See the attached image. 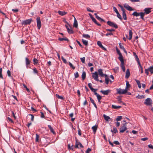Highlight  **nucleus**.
<instances>
[{
    "label": "nucleus",
    "mask_w": 153,
    "mask_h": 153,
    "mask_svg": "<svg viewBox=\"0 0 153 153\" xmlns=\"http://www.w3.org/2000/svg\"><path fill=\"white\" fill-rule=\"evenodd\" d=\"M130 75V73L129 70L128 69H127L126 71L125 77L126 78H128L129 77Z\"/></svg>",
    "instance_id": "obj_17"
},
{
    "label": "nucleus",
    "mask_w": 153,
    "mask_h": 153,
    "mask_svg": "<svg viewBox=\"0 0 153 153\" xmlns=\"http://www.w3.org/2000/svg\"><path fill=\"white\" fill-rule=\"evenodd\" d=\"M33 71L34 73L38 74V71L36 68H34L33 69Z\"/></svg>",
    "instance_id": "obj_50"
},
{
    "label": "nucleus",
    "mask_w": 153,
    "mask_h": 153,
    "mask_svg": "<svg viewBox=\"0 0 153 153\" xmlns=\"http://www.w3.org/2000/svg\"><path fill=\"white\" fill-rule=\"evenodd\" d=\"M119 56L118 57V59L120 61H121L124 60L123 58V56L122 54L119 55Z\"/></svg>",
    "instance_id": "obj_36"
},
{
    "label": "nucleus",
    "mask_w": 153,
    "mask_h": 153,
    "mask_svg": "<svg viewBox=\"0 0 153 153\" xmlns=\"http://www.w3.org/2000/svg\"><path fill=\"white\" fill-rule=\"evenodd\" d=\"M123 6L124 7H125L126 9L130 11H131L132 10H134V9L132 8L131 7H130L128 4H127L125 3L123 4Z\"/></svg>",
    "instance_id": "obj_9"
},
{
    "label": "nucleus",
    "mask_w": 153,
    "mask_h": 153,
    "mask_svg": "<svg viewBox=\"0 0 153 153\" xmlns=\"http://www.w3.org/2000/svg\"><path fill=\"white\" fill-rule=\"evenodd\" d=\"M123 10L122 11L123 13V19L125 20H126L127 19V17L126 16V12L125 11V10Z\"/></svg>",
    "instance_id": "obj_16"
},
{
    "label": "nucleus",
    "mask_w": 153,
    "mask_h": 153,
    "mask_svg": "<svg viewBox=\"0 0 153 153\" xmlns=\"http://www.w3.org/2000/svg\"><path fill=\"white\" fill-rule=\"evenodd\" d=\"M32 21L31 19H26L24 21H22L21 22V24L22 25H27L30 24Z\"/></svg>",
    "instance_id": "obj_4"
},
{
    "label": "nucleus",
    "mask_w": 153,
    "mask_h": 153,
    "mask_svg": "<svg viewBox=\"0 0 153 153\" xmlns=\"http://www.w3.org/2000/svg\"><path fill=\"white\" fill-rule=\"evenodd\" d=\"M119 46H120V48L122 49V50H123L124 48V46L123 45H121V43H120L119 44Z\"/></svg>",
    "instance_id": "obj_62"
},
{
    "label": "nucleus",
    "mask_w": 153,
    "mask_h": 153,
    "mask_svg": "<svg viewBox=\"0 0 153 153\" xmlns=\"http://www.w3.org/2000/svg\"><path fill=\"white\" fill-rule=\"evenodd\" d=\"M56 97L57 98H58V99H60L62 100H63L64 99V98H63V97H62V96H59L58 94H56Z\"/></svg>",
    "instance_id": "obj_39"
},
{
    "label": "nucleus",
    "mask_w": 153,
    "mask_h": 153,
    "mask_svg": "<svg viewBox=\"0 0 153 153\" xmlns=\"http://www.w3.org/2000/svg\"><path fill=\"white\" fill-rule=\"evenodd\" d=\"M73 26L77 28L78 27L77 22L76 18H74V22L73 25Z\"/></svg>",
    "instance_id": "obj_23"
},
{
    "label": "nucleus",
    "mask_w": 153,
    "mask_h": 153,
    "mask_svg": "<svg viewBox=\"0 0 153 153\" xmlns=\"http://www.w3.org/2000/svg\"><path fill=\"white\" fill-rule=\"evenodd\" d=\"M118 132L116 128L115 127H114L113 128V133L114 134H116Z\"/></svg>",
    "instance_id": "obj_47"
},
{
    "label": "nucleus",
    "mask_w": 153,
    "mask_h": 153,
    "mask_svg": "<svg viewBox=\"0 0 153 153\" xmlns=\"http://www.w3.org/2000/svg\"><path fill=\"white\" fill-rule=\"evenodd\" d=\"M110 81V79L108 77L105 78V83L106 85H108L109 83V82Z\"/></svg>",
    "instance_id": "obj_33"
},
{
    "label": "nucleus",
    "mask_w": 153,
    "mask_h": 153,
    "mask_svg": "<svg viewBox=\"0 0 153 153\" xmlns=\"http://www.w3.org/2000/svg\"><path fill=\"white\" fill-rule=\"evenodd\" d=\"M126 123L123 124L120 128V131L121 133H123L127 129L126 127Z\"/></svg>",
    "instance_id": "obj_5"
},
{
    "label": "nucleus",
    "mask_w": 153,
    "mask_h": 153,
    "mask_svg": "<svg viewBox=\"0 0 153 153\" xmlns=\"http://www.w3.org/2000/svg\"><path fill=\"white\" fill-rule=\"evenodd\" d=\"M116 90L117 94H125L128 91V90H123L121 88H117Z\"/></svg>",
    "instance_id": "obj_2"
},
{
    "label": "nucleus",
    "mask_w": 153,
    "mask_h": 153,
    "mask_svg": "<svg viewBox=\"0 0 153 153\" xmlns=\"http://www.w3.org/2000/svg\"><path fill=\"white\" fill-rule=\"evenodd\" d=\"M91 19L92 20V21L95 23V24L97 25L98 26H100L101 25L100 24L97 23V21L94 17L93 18H92Z\"/></svg>",
    "instance_id": "obj_29"
},
{
    "label": "nucleus",
    "mask_w": 153,
    "mask_h": 153,
    "mask_svg": "<svg viewBox=\"0 0 153 153\" xmlns=\"http://www.w3.org/2000/svg\"><path fill=\"white\" fill-rule=\"evenodd\" d=\"M117 16L118 18H119L120 20H122L123 18L121 17V15L119 14V13H117Z\"/></svg>",
    "instance_id": "obj_41"
},
{
    "label": "nucleus",
    "mask_w": 153,
    "mask_h": 153,
    "mask_svg": "<svg viewBox=\"0 0 153 153\" xmlns=\"http://www.w3.org/2000/svg\"><path fill=\"white\" fill-rule=\"evenodd\" d=\"M133 53V55L134 56L137 62L138 63H140V62L139 59L137 56V55L136 53H135V52H134Z\"/></svg>",
    "instance_id": "obj_19"
},
{
    "label": "nucleus",
    "mask_w": 153,
    "mask_h": 153,
    "mask_svg": "<svg viewBox=\"0 0 153 153\" xmlns=\"http://www.w3.org/2000/svg\"><path fill=\"white\" fill-rule=\"evenodd\" d=\"M137 98L139 99H142V98H144V96L143 95H137L136 97Z\"/></svg>",
    "instance_id": "obj_44"
},
{
    "label": "nucleus",
    "mask_w": 153,
    "mask_h": 153,
    "mask_svg": "<svg viewBox=\"0 0 153 153\" xmlns=\"http://www.w3.org/2000/svg\"><path fill=\"white\" fill-rule=\"evenodd\" d=\"M87 10L88 12H93L94 11V10H91V9L89 7H88L87 8Z\"/></svg>",
    "instance_id": "obj_55"
},
{
    "label": "nucleus",
    "mask_w": 153,
    "mask_h": 153,
    "mask_svg": "<svg viewBox=\"0 0 153 153\" xmlns=\"http://www.w3.org/2000/svg\"><path fill=\"white\" fill-rule=\"evenodd\" d=\"M92 76L93 78L96 81H98L99 80L98 79V74L97 72H95L94 73H92Z\"/></svg>",
    "instance_id": "obj_6"
},
{
    "label": "nucleus",
    "mask_w": 153,
    "mask_h": 153,
    "mask_svg": "<svg viewBox=\"0 0 153 153\" xmlns=\"http://www.w3.org/2000/svg\"><path fill=\"white\" fill-rule=\"evenodd\" d=\"M86 77V73L85 71H84L82 72V78L83 80H84Z\"/></svg>",
    "instance_id": "obj_26"
},
{
    "label": "nucleus",
    "mask_w": 153,
    "mask_h": 153,
    "mask_svg": "<svg viewBox=\"0 0 153 153\" xmlns=\"http://www.w3.org/2000/svg\"><path fill=\"white\" fill-rule=\"evenodd\" d=\"M97 44L102 50L104 51H106V49L102 46L101 42L100 41H98L97 42Z\"/></svg>",
    "instance_id": "obj_13"
},
{
    "label": "nucleus",
    "mask_w": 153,
    "mask_h": 153,
    "mask_svg": "<svg viewBox=\"0 0 153 153\" xmlns=\"http://www.w3.org/2000/svg\"><path fill=\"white\" fill-rule=\"evenodd\" d=\"M135 81L137 84L138 88H141V86L140 81L137 79L135 80Z\"/></svg>",
    "instance_id": "obj_28"
},
{
    "label": "nucleus",
    "mask_w": 153,
    "mask_h": 153,
    "mask_svg": "<svg viewBox=\"0 0 153 153\" xmlns=\"http://www.w3.org/2000/svg\"><path fill=\"white\" fill-rule=\"evenodd\" d=\"M107 23L108 25L111 27H114L115 28H118V26L116 24H115L110 21H108L107 22Z\"/></svg>",
    "instance_id": "obj_3"
},
{
    "label": "nucleus",
    "mask_w": 153,
    "mask_h": 153,
    "mask_svg": "<svg viewBox=\"0 0 153 153\" xmlns=\"http://www.w3.org/2000/svg\"><path fill=\"white\" fill-rule=\"evenodd\" d=\"M28 115L30 116H31V120L32 121H33L34 120V116L32 114H29Z\"/></svg>",
    "instance_id": "obj_49"
},
{
    "label": "nucleus",
    "mask_w": 153,
    "mask_h": 153,
    "mask_svg": "<svg viewBox=\"0 0 153 153\" xmlns=\"http://www.w3.org/2000/svg\"><path fill=\"white\" fill-rule=\"evenodd\" d=\"M132 32L131 30H129V38H128V39L129 40H131L132 38Z\"/></svg>",
    "instance_id": "obj_24"
},
{
    "label": "nucleus",
    "mask_w": 153,
    "mask_h": 153,
    "mask_svg": "<svg viewBox=\"0 0 153 153\" xmlns=\"http://www.w3.org/2000/svg\"><path fill=\"white\" fill-rule=\"evenodd\" d=\"M94 94L96 96L98 102H100V100L102 99V97L97 92H95L94 93Z\"/></svg>",
    "instance_id": "obj_14"
},
{
    "label": "nucleus",
    "mask_w": 153,
    "mask_h": 153,
    "mask_svg": "<svg viewBox=\"0 0 153 153\" xmlns=\"http://www.w3.org/2000/svg\"><path fill=\"white\" fill-rule=\"evenodd\" d=\"M89 98L90 101L93 104H94L95 103L94 100H93V99L92 98H91V97H90Z\"/></svg>",
    "instance_id": "obj_57"
},
{
    "label": "nucleus",
    "mask_w": 153,
    "mask_h": 153,
    "mask_svg": "<svg viewBox=\"0 0 153 153\" xmlns=\"http://www.w3.org/2000/svg\"><path fill=\"white\" fill-rule=\"evenodd\" d=\"M100 92L104 95H107L111 92V91L109 89L106 90H102Z\"/></svg>",
    "instance_id": "obj_10"
},
{
    "label": "nucleus",
    "mask_w": 153,
    "mask_h": 153,
    "mask_svg": "<svg viewBox=\"0 0 153 153\" xmlns=\"http://www.w3.org/2000/svg\"><path fill=\"white\" fill-rule=\"evenodd\" d=\"M116 51L117 52V54L119 55H120V54H122L121 53H120V50L118 49L117 47H116Z\"/></svg>",
    "instance_id": "obj_45"
},
{
    "label": "nucleus",
    "mask_w": 153,
    "mask_h": 153,
    "mask_svg": "<svg viewBox=\"0 0 153 153\" xmlns=\"http://www.w3.org/2000/svg\"><path fill=\"white\" fill-rule=\"evenodd\" d=\"M132 15L136 16H140V18L143 20H144V13L143 12H140V13H138L137 12H134L132 14Z\"/></svg>",
    "instance_id": "obj_1"
},
{
    "label": "nucleus",
    "mask_w": 153,
    "mask_h": 153,
    "mask_svg": "<svg viewBox=\"0 0 153 153\" xmlns=\"http://www.w3.org/2000/svg\"><path fill=\"white\" fill-rule=\"evenodd\" d=\"M97 126H94L92 127V128L93 130V131L94 133V134L95 133V132L97 129Z\"/></svg>",
    "instance_id": "obj_25"
},
{
    "label": "nucleus",
    "mask_w": 153,
    "mask_h": 153,
    "mask_svg": "<svg viewBox=\"0 0 153 153\" xmlns=\"http://www.w3.org/2000/svg\"><path fill=\"white\" fill-rule=\"evenodd\" d=\"M7 119L11 123H13V121L10 117H7Z\"/></svg>",
    "instance_id": "obj_63"
},
{
    "label": "nucleus",
    "mask_w": 153,
    "mask_h": 153,
    "mask_svg": "<svg viewBox=\"0 0 153 153\" xmlns=\"http://www.w3.org/2000/svg\"><path fill=\"white\" fill-rule=\"evenodd\" d=\"M112 108L113 109H118V108H121V106H116L114 105H111Z\"/></svg>",
    "instance_id": "obj_21"
},
{
    "label": "nucleus",
    "mask_w": 153,
    "mask_h": 153,
    "mask_svg": "<svg viewBox=\"0 0 153 153\" xmlns=\"http://www.w3.org/2000/svg\"><path fill=\"white\" fill-rule=\"evenodd\" d=\"M78 143H80V142L77 139H76V144L75 146V148H79L78 146L79 145V144Z\"/></svg>",
    "instance_id": "obj_27"
},
{
    "label": "nucleus",
    "mask_w": 153,
    "mask_h": 153,
    "mask_svg": "<svg viewBox=\"0 0 153 153\" xmlns=\"http://www.w3.org/2000/svg\"><path fill=\"white\" fill-rule=\"evenodd\" d=\"M30 62H31V61L29 60V59L28 57H25V62L26 66L27 68H28V67L29 65H30Z\"/></svg>",
    "instance_id": "obj_12"
},
{
    "label": "nucleus",
    "mask_w": 153,
    "mask_h": 153,
    "mask_svg": "<svg viewBox=\"0 0 153 153\" xmlns=\"http://www.w3.org/2000/svg\"><path fill=\"white\" fill-rule=\"evenodd\" d=\"M2 68H0V78L3 79V77L2 74Z\"/></svg>",
    "instance_id": "obj_42"
},
{
    "label": "nucleus",
    "mask_w": 153,
    "mask_h": 153,
    "mask_svg": "<svg viewBox=\"0 0 153 153\" xmlns=\"http://www.w3.org/2000/svg\"><path fill=\"white\" fill-rule=\"evenodd\" d=\"M98 72L99 75L101 77H102L103 73L102 72V69H99L98 70Z\"/></svg>",
    "instance_id": "obj_18"
},
{
    "label": "nucleus",
    "mask_w": 153,
    "mask_h": 153,
    "mask_svg": "<svg viewBox=\"0 0 153 153\" xmlns=\"http://www.w3.org/2000/svg\"><path fill=\"white\" fill-rule=\"evenodd\" d=\"M62 59L63 61V62L65 63H67V61L65 59L63 56H62Z\"/></svg>",
    "instance_id": "obj_48"
},
{
    "label": "nucleus",
    "mask_w": 153,
    "mask_h": 153,
    "mask_svg": "<svg viewBox=\"0 0 153 153\" xmlns=\"http://www.w3.org/2000/svg\"><path fill=\"white\" fill-rule=\"evenodd\" d=\"M148 69L151 74L153 73V66L150 67Z\"/></svg>",
    "instance_id": "obj_34"
},
{
    "label": "nucleus",
    "mask_w": 153,
    "mask_h": 153,
    "mask_svg": "<svg viewBox=\"0 0 153 153\" xmlns=\"http://www.w3.org/2000/svg\"><path fill=\"white\" fill-rule=\"evenodd\" d=\"M91 151V149L90 148H88L86 151V153H89V152Z\"/></svg>",
    "instance_id": "obj_56"
},
{
    "label": "nucleus",
    "mask_w": 153,
    "mask_h": 153,
    "mask_svg": "<svg viewBox=\"0 0 153 153\" xmlns=\"http://www.w3.org/2000/svg\"><path fill=\"white\" fill-rule=\"evenodd\" d=\"M149 70L148 69H146L145 70V73L148 75L149 74Z\"/></svg>",
    "instance_id": "obj_59"
},
{
    "label": "nucleus",
    "mask_w": 153,
    "mask_h": 153,
    "mask_svg": "<svg viewBox=\"0 0 153 153\" xmlns=\"http://www.w3.org/2000/svg\"><path fill=\"white\" fill-rule=\"evenodd\" d=\"M69 64L70 67L72 68V69H75V67L72 65L71 63L70 62H69Z\"/></svg>",
    "instance_id": "obj_46"
},
{
    "label": "nucleus",
    "mask_w": 153,
    "mask_h": 153,
    "mask_svg": "<svg viewBox=\"0 0 153 153\" xmlns=\"http://www.w3.org/2000/svg\"><path fill=\"white\" fill-rule=\"evenodd\" d=\"M58 40L60 41H62L63 40H65V41H69L68 39L66 37H65V38H59L58 39Z\"/></svg>",
    "instance_id": "obj_30"
},
{
    "label": "nucleus",
    "mask_w": 153,
    "mask_h": 153,
    "mask_svg": "<svg viewBox=\"0 0 153 153\" xmlns=\"http://www.w3.org/2000/svg\"><path fill=\"white\" fill-rule=\"evenodd\" d=\"M152 100L149 98H147L145 100L144 104L146 105H150L151 104Z\"/></svg>",
    "instance_id": "obj_8"
},
{
    "label": "nucleus",
    "mask_w": 153,
    "mask_h": 153,
    "mask_svg": "<svg viewBox=\"0 0 153 153\" xmlns=\"http://www.w3.org/2000/svg\"><path fill=\"white\" fill-rule=\"evenodd\" d=\"M130 86H131L129 84L128 82V81H127L126 83V89H125V90H128V88H129L130 87Z\"/></svg>",
    "instance_id": "obj_31"
},
{
    "label": "nucleus",
    "mask_w": 153,
    "mask_h": 153,
    "mask_svg": "<svg viewBox=\"0 0 153 153\" xmlns=\"http://www.w3.org/2000/svg\"><path fill=\"white\" fill-rule=\"evenodd\" d=\"M151 8H146L144 9V12H143L144 13V15L145 14H148L149 13L151 12Z\"/></svg>",
    "instance_id": "obj_11"
},
{
    "label": "nucleus",
    "mask_w": 153,
    "mask_h": 153,
    "mask_svg": "<svg viewBox=\"0 0 153 153\" xmlns=\"http://www.w3.org/2000/svg\"><path fill=\"white\" fill-rule=\"evenodd\" d=\"M113 10L116 13L119 12L115 7H113Z\"/></svg>",
    "instance_id": "obj_58"
},
{
    "label": "nucleus",
    "mask_w": 153,
    "mask_h": 153,
    "mask_svg": "<svg viewBox=\"0 0 153 153\" xmlns=\"http://www.w3.org/2000/svg\"><path fill=\"white\" fill-rule=\"evenodd\" d=\"M67 31L69 34H72L74 33V31L71 29L68 28Z\"/></svg>",
    "instance_id": "obj_37"
},
{
    "label": "nucleus",
    "mask_w": 153,
    "mask_h": 153,
    "mask_svg": "<svg viewBox=\"0 0 153 153\" xmlns=\"http://www.w3.org/2000/svg\"><path fill=\"white\" fill-rule=\"evenodd\" d=\"M79 76V75L78 73L77 72H76V73L74 74V76L75 78H77Z\"/></svg>",
    "instance_id": "obj_52"
},
{
    "label": "nucleus",
    "mask_w": 153,
    "mask_h": 153,
    "mask_svg": "<svg viewBox=\"0 0 153 153\" xmlns=\"http://www.w3.org/2000/svg\"><path fill=\"white\" fill-rule=\"evenodd\" d=\"M140 68V69H141V73L142 74L143 73V67H142L141 66V64H140V63H138Z\"/></svg>",
    "instance_id": "obj_43"
},
{
    "label": "nucleus",
    "mask_w": 153,
    "mask_h": 153,
    "mask_svg": "<svg viewBox=\"0 0 153 153\" xmlns=\"http://www.w3.org/2000/svg\"><path fill=\"white\" fill-rule=\"evenodd\" d=\"M7 73L8 76L9 77L11 76V72L9 70H8L7 71Z\"/></svg>",
    "instance_id": "obj_54"
},
{
    "label": "nucleus",
    "mask_w": 153,
    "mask_h": 153,
    "mask_svg": "<svg viewBox=\"0 0 153 153\" xmlns=\"http://www.w3.org/2000/svg\"><path fill=\"white\" fill-rule=\"evenodd\" d=\"M122 116H118L117 117L116 120L117 121L120 120L122 119Z\"/></svg>",
    "instance_id": "obj_38"
},
{
    "label": "nucleus",
    "mask_w": 153,
    "mask_h": 153,
    "mask_svg": "<svg viewBox=\"0 0 153 153\" xmlns=\"http://www.w3.org/2000/svg\"><path fill=\"white\" fill-rule=\"evenodd\" d=\"M76 42H77V43L79 45V46L81 48H83V47H82V45L80 43V42L79 41L76 40Z\"/></svg>",
    "instance_id": "obj_60"
},
{
    "label": "nucleus",
    "mask_w": 153,
    "mask_h": 153,
    "mask_svg": "<svg viewBox=\"0 0 153 153\" xmlns=\"http://www.w3.org/2000/svg\"><path fill=\"white\" fill-rule=\"evenodd\" d=\"M48 126L49 129H50L51 132L53 134H55L56 133L53 128L52 127H51V126L50 125H48Z\"/></svg>",
    "instance_id": "obj_20"
},
{
    "label": "nucleus",
    "mask_w": 153,
    "mask_h": 153,
    "mask_svg": "<svg viewBox=\"0 0 153 153\" xmlns=\"http://www.w3.org/2000/svg\"><path fill=\"white\" fill-rule=\"evenodd\" d=\"M113 143L114 144L117 145H119L120 144V143L118 141H114Z\"/></svg>",
    "instance_id": "obj_61"
},
{
    "label": "nucleus",
    "mask_w": 153,
    "mask_h": 153,
    "mask_svg": "<svg viewBox=\"0 0 153 153\" xmlns=\"http://www.w3.org/2000/svg\"><path fill=\"white\" fill-rule=\"evenodd\" d=\"M82 42L83 44L85 46H87L88 45V41L84 39H82Z\"/></svg>",
    "instance_id": "obj_35"
},
{
    "label": "nucleus",
    "mask_w": 153,
    "mask_h": 153,
    "mask_svg": "<svg viewBox=\"0 0 153 153\" xmlns=\"http://www.w3.org/2000/svg\"><path fill=\"white\" fill-rule=\"evenodd\" d=\"M148 146L149 147V148L153 149V146H152V145H151V144L149 145H148Z\"/></svg>",
    "instance_id": "obj_64"
},
{
    "label": "nucleus",
    "mask_w": 153,
    "mask_h": 153,
    "mask_svg": "<svg viewBox=\"0 0 153 153\" xmlns=\"http://www.w3.org/2000/svg\"><path fill=\"white\" fill-rule=\"evenodd\" d=\"M82 36L87 39H88L90 37V36L88 34H83L82 35Z\"/></svg>",
    "instance_id": "obj_40"
},
{
    "label": "nucleus",
    "mask_w": 153,
    "mask_h": 153,
    "mask_svg": "<svg viewBox=\"0 0 153 153\" xmlns=\"http://www.w3.org/2000/svg\"><path fill=\"white\" fill-rule=\"evenodd\" d=\"M80 59H81V61L82 62V63H85V57L81 58H80Z\"/></svg>",
    "instance_id": "obj_51"
},
{
    "label": "nucleus",
    "mask_w": 153,
    "mask_h": 153,
    "mask_svg": "<svg viewBox=\"0 0 153 153\" xmlns=\"http://www.w3.org/2000/svg\"><path fill=\"white\" fill-rule=\"evenodd\" d=\"M36 21L38 28L39 29H40L41 26V22L40 19L39 17H38L37 18Z\"/></svg>",
    "instance_id": "obj_7"
},
{
    "label": "nucleus",
    "mask_w": 153,
    "mask_h": 153,
    "mask_svg": "<svg viewBox=\"0 0 153 153\" xmlns=\"http://www.w3.org/2000/svg\"><path fill=\"white\" fill-rule=\"evenodd\" d=\"M33 64L34 65L37 64L39 62V61L36 58L33 59Z\"/></svg>",
    "instance_id": "obj_32"
},
{
    "label": "nucleus",
    "mask_w": 153,
    "mask_h": 153,
    "mask_svg": "<svg viewBox=\"0 0 153 153\" xmlns=\"http://www.w3.org/2000/svg\"><path fill=\"white\" fill-rule=\"evenodd\" d=\"M57 13L60 15L63 16L66 14L67 13L65 11H61L60 10H58Z\"/></svg>",
    "instance_id": "obj_15"
},
{
    "label": "nucleus",
    "mask_w": 153,
    "mask_h": 153,
    "mask_svg": "<svg viewBox=\"0 0 153 153\" xmlns=\"http://www.w3.org/2000/svg\"><path fill=\"white\" fill-rule=\"evenodd\" d=\"M103 117L104 119L106 121H109V120L110 119V117L109 116H107L105 114L103 115Z\"/></svg>",
    "instance_id": "obj_22"
},
{
    "label": "nucleus",
    "mask_w": 153,
    "mask_h": 153,
    "mask_svg": "<svg viewBox=\"0 0 153 153\" xmlns=\"http://www.w3.org/2000/svg\"><path fill=\"white\" fill-rule=\"evenodd\" d=\"M39 136L38 134H36V142H38L39 141Z\"/></svg>",
    "instance_id": "obj_53"
}]
</instances>
